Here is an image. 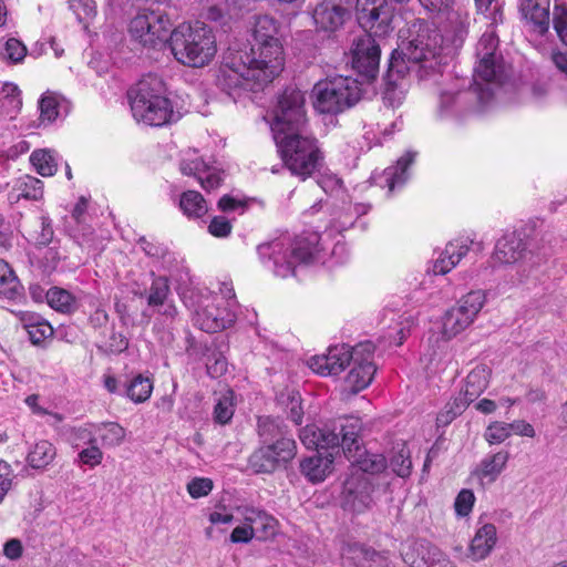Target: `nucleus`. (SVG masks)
I'll list each match as a JSON object with an SVG mask.
<instances>
[{"mask_svg":"<svg viewBox=\"0 0 567 567\" xmlns=\"http://www.w3.org/2000/svg\"><path fill=\"white\" fill-rule=\"evenodd\" d=\"M69 8L75 14L78 21L87 27L96 16V3L94 0H70Z\"/></svg>","mask_w":567,"mask_h":567,"instance_id":"obj_50","label":"nucleus"},{"mask_svg":"<svg viewBox=\"0 0 567 567\" xmlns=\"http://www.w3.org/2000/svg\"><path fill=\"white\" fill-rule=\"evenodd\" d=\"M497 49L498 37L494 30L484 32L476 44L477 64L474 68V79H481L485 84L501 82L505 65Z\"/></svg>","mask_w":567,"mask_h":567,"instance_id":"obj_16","label":"nucleus"},{"mask_svg":"<svg viewBox=\"0 0 567 567\" xmlns=\"http://www.w3.org/2000/svg\"><path fill=\"white\" fill-rule=\"evenodd\" d=\"M1 95H2L1 99H3L4 103H7L8 106L10 107L9 113H17L21 109V106H22V101H21V96H20L21 92L16 84H13V83L3 84Z\"/></svg>","mask_w":567,"mask_h":567,"instance_id":"obj_62","label":"nucleus"},{"mask_svg":"<svg viewBox=\"0 0 567 567\" xmlns=\"http://www.w3.org/2000/svg\"><path fill=\"white\" fill-rule=\"evenodd\" d=\"M274 140L285 166L292 175L305 181L321 166L323 156L315 137L299 132Z\"/></svg>","mask_w":567,"mask_h":567,"instance_id":"obj_6","label":"nucleus"},{"mask_svg":"<svg viewBox=\"0 0 567 567\" xmlns=\"http://www.w3.org/2000/svg\"><path fill=\"white\" fill-rule=\"evenodd\" d=\"M377 369L372 361L352 362V368L347 377L351 390L358 393L364 390L373 380Z\"/></svg>","mask_w":567,"mask_h":567,"instance_id":"obj_35","label":"nucleus"},{"mask_svg":"<svg viewBox=\"0 0 567 567\" xmlns=\"http://www.w3.org/2000/svg\"><path fill=\"white\" fill-rule=\"evenodd\" d=\"M362 96L358 79L333 76L317 82L312 89L313 107L319 113L337 115L355 105Z\"/></svg>","mask_w":567,"mask_h":567,"instance_id":"obj_8","label":"nucleus"},{"mask_svg":"<svg viewBox=\"0 0 567 567\" xmlns=\"http://www.w3.org/2000/svg\"><path fill=\"white\" fill-rule=\"evenodd\" d=\"M317 233H307L291 239L288 236L262 243L257 246V254L265 268L275 276L287 278L295 275L298 266L311 265L319 254Z\"/></svg>","mask_w":567,"mask_h":567,"instance_id":"obj_2","label":"nucleus"},{"mask_svg":"<svg viewBox=\"0 0 567 567\" xmlns=\"http://www.w3.org/2000/svg\"><path fill=\"white\" fill-rule=\"evenodd\" d=\"M553 25L559 40L567 47V7L555 4L553 11Z\"/></svg>","mask_w":567,"mask_h":567,"instance_id":"obj_57","label":"nucleus"},{"mask_svg":"<svg viewBox=\"0 0 567 567\" xmlns=\"http://www.w3.org/2000/svg\"><path fill=\"white\" fill-rule=\"evenodd\" d=\"M95 423H85L81 426H73L68 430V442L72 449L80 450L96 443Z\"/></svg>","mask_w":567,"mask_h":567,"instance_id":"obj_43","label":"nucleus"},{"mask_svg":"<svg viewBox=\"0 0 567 567\" xmlns=\"http://www.w3.org/2000/svg\"><path fill=\"white\" fill-rule=\"evenodd\" d=\"M257 431L260 444L284 447L282 442H296L285 422L279 417L260 416Z\"/></svg>","mask_w":567,"mask_h":567,"instance_id":"obj_27","label":"nucleus"},{"mask_svg":"<svg viewBox=\"0 0 567 567\" xmlns=\"http://www.w3.org/2000/svg\"><path fill=\"white\" fill-rule=\"evenodd\" d=\"M48 305L62 313H72L78 309L75 297L65 289L52 287L45 292Z\"/></svg>","mask_w":567,"mask_h":567,"instance_id":"obj_41","label":"nucleus"},{"mask_svg":"<svg viewBox=\"0 0 567 567\" xmlns=\"http://www.w3.org/2000/svg\"><path fill=\"white\" fill-rule=\"evenodd\" d=\"M511 434L509 423L496 421L487 426L484 437L489 444H501L507 440Z\"/></svg>","mask_w":567,"mask_h":567,"instance_id":"obj_55","label":"nucleus"},{"mask_svg":"<svg viewBox=\"0 0 567 567\" xmlns=\"http://www.w3.org/2000/svg\"><path fill=\"white\" fill-rule=\"evenodd\" d=\"M214 487V483L208 477H194L186 486V489L192 498H200L207 496Z\"/></svg>","mask_w":567,"mask_h":567,"instance_id":"obj_58","label":"nucleus"},{"mask_svg":"<svg viewBox=\"0 0 567 567\" xmlns=\"http://www.w3.org/2000/svg\"><path fill=\"white\" fill-rule=\"evenodd\" d=\"M447 21L450 28L445 31L443 40L450 41L455 48L461 47L468 33V14L460 11H451L447 14Z\"/></svg>","mask_w":567,"mask_h":567,"instance_id":"obj_34","label":"nucleus"},{"mask_svg":"<svg viewBox=\"0 0 567 567\" xmlns=\"http://www.w3.org/2000/svg\"><path fill=\"white\" fill-rule=\"evenodd\" d=\"M277 401L285 408L287 416L296 424L300 425L303 419L300 393L293 389H286L277 395Z\"/></svg>","mask_w":567,"mask_h":567,"instance_id":"obj_42","label":"nucleus"},{"mask_svg":"<svg viewBox=\"0 0 567 567\" xmlns=\"http://www.w3.org/2000/svg\"><path fill=\"white\" fill-rule=\"evenodd\" d=\"M493 95L488 84L474 83L465 89L458 81H453L449 87L440 92L437 115L441 118L460 120L470 112L483 110Z\"/></svg>","mask_w":567,"mask_h":567,"instance_id":"obj_9","label":"nucleus"},{"mask_svg":"<svg viewBox=\"0 0 567 567\" xmlns=\"http://www.w3.org/2000/svg\"><path fill=\"white\" fill-rule=\"evenodd\" d=\"M274 138L306 132L307 116L303 93L296 87H286L278 96L270 123Z\"/></svg>","mask_w":567,"mask_h":567,"instance_id":"obj_10","label":"nucleus"},{"mask_svg":"<svg viewBox=\"0 0 567 567\" xmlns=\"http://www.w3.org/2000/svg\"><path fill=\"white\" fill-rule=\"evenodd\" d=\"M187 343L186 350L188 354L199 359L207 360L217 350L215 343L207 342L206 340L196 341L193 338H187Z\"/></svg>","mask_w":567,"mask_h":567,"instance_id":"obj_59","label":"nucleus"},{"mask_svg":"<svg viewBox=\"0 0 567 567\" xmlns=\"http://www.w3.org/2000/svg\"><path fill=\"white\" fill-rule=\"evenodd\" d=\"M173 23L166 13L148 11L131 20L130 32L144 47L156 48L168 43Z\"/></svg>","mask_w":567,"mask_h":567,"instance_id":"obj_14","label":"nucleus"},{"mask_svg":"<svg viewBox=\"0 0 567 567\" xmlns=\"http://www.w3.org/2000/svg\"><path fill=\"white\" fill-rule=\"evenodd\" d=\"M491 370L485 364H478L467 374L464 390L470 400H476L487 388Z\"/></svg>","mask_w":567,"mask_h":567,"instance_id":"obj_37","label":"nucleus"},{"mask_svg":"<svg viewBox=\"0 0 567 567\" xmlns=\"http://www.w3.org/2000/svg\"><path fill=\"white\" fill-rule=\"evenodd\" d=\"M152 276L153 280L147 292L146 301L147 306L153 309L169 299L171 287L166 277L155 276L154 272H152Z\"/></svg>","mask_w":567,"mask_h":567,"instance_id":"obj_47","label":"nucleus"},{"mask_svg":"<svg viewBox=\"0 0 567 567\" xmlns=\"http://www.w3.org/2000/svg\"><path fill=\"white\" fill-rule=\"evenodd\" d=\"M474 401L475 400L468 399V394H466L465 390L463 389L460 394L453 399L452 402L446 404L445 411L439 414L437 422L442 424H449Z\"/></svg>","mask_w":567,"mask_h":567,"instance_id":"obj_48","label":"nucleus"},{"mask_svg":"<svg viewBox=\"0 0 567 567\" xmlns=\"http://www.w3.org/2000/svg\"><path fill=\"white\" fill-rule=\"evenodd\" d=\"M249 0H226V10L218 6H212L207 10V19L212 21H220L225 14L229 17L237 16L238 11L246 8Z\"/></svg>","mask_w":567,"mask_h":567,"instance_id":"obj_51","label":"nucleus"},{"mask_svg":"<svg viewBox=\"0 0 567 567\" xmlns=\"http://www.w3.org/2000/svg\"><path fill=\"white\" fill-rule=\"evenodd\" d=\"M78 451L79 453L75 462L79 465H85L90 468H94L103 461V452L97 443L82 447Z\"/></svg>","mask_w":567,"mask_h":567,"instance_id":"obj_53","label":"nucleus"},{"mask_svg":"<svg viewBox=\"0 0 567 567\" xmlns=\"http://www.w3.org/2000/svg\"><path fill=\"white\" fill-rule=\"evenodd\" d=\"M406 74H412V72L409 71V65L404 58L392 53L384 75L385 87L383 92L384 101L392 107L399 106L405 97Z\"/></svg>","mask_w":567,"mask_h":567,"instance_id":"obj_21","label":"nucleus"},{"mask_svg":"<svg viewBox=\"0 0 567 567\" xmlns=\"http://www.w3.org/2000/svg\"><path fill=\"white\" fill-rule=\"evenodd\" d=\"M168 47L178 62L192 68L208 64L217 52L213 30L199 21L182 23L173 29Z\"/></svg>","mask_w":567,"mask_h":567,"instance_id":"obj_5","label":"nucleus"},{"mask_svg":"<svg viewBox=\"0 0 567 567\" xmlns=\"http://www.w3.org/2000/svg\"><path fill=\"white\" fill-rule=\"evenodd\" d=\"M153 382L142 374L135 375L126 385V396L135 403L145 402L152 394Z\"/></svg>","mask_w":567,"mask_h":567,"instance_id":"obj_45","label":"nucleus"},{"mask_svg":"<svg viewBox=\"0 0 567 567\" xmlns=\"http://www.w3.org/2000/svg\"><path fill=\"white\" fill-rule=\"evenodd\" d=\"M495 262L502 265H517L519 281L529 277L533 269L540 265V257L527 248L522 233H505L495 244L492 256Z\"/></svg>","mask_w":567,"mask_h":567,"instance_id":"obj_12","label":"nucleus"},{"mask_svg":"<svg viewBox=\"0 0 567 567\" xmlns=\"http://www.w3.org/2000/svg\"><path fill=\"white\" fill-rule=\"evenodd\" d=\"M416 153L408 151L398 158L394 165L386 167L383 172V179L389 190L401 187L409 179V168L415 161Z\"/></svg>","mask_w":567,"mask_h":567,"instance_id":"obj_31","label":"nucleus"},{"mask_svg":"<svg viewBox=\"0 0 567 567\" xmlns=\"http://www.w3.org/2000/svg\"><path fill=\"white\" fill-rule=\"evenodd\" d=\"M236 320L233 301L225 298H207L206 303L195 310L194 321L207 333H215L229 328Z\"/></svg>","mask_w":567,"mask_h":567,"instance_id":"obj_17","label":"nucleus"},{"mask_svg":"<svg viewBox=\"0 0 567 567\" xmlns=\"http://www.w3.org/2000/svg\"><path fill=\"white\" fill-rule=\"evenodd\" d=\"M349 18L350 11L332 0L318 3L312 13L317 30L328 34L340 30Z\"/></svg>","mask_w":567,"mask_h":567,"instance_id":"obj_23","label":"nucleus"},{"mask_svg":"<svg viewBox=\"0 0 567 567\" xmlns=\"http://www.w3.org/2000/svg\"><path fill=\"white\" fill-rule=\"evenodd\" d=\"M179 208L188 218H202L208 212L205 198L196 190L182 193L179 197Z\"/></svg>","mask_w":567,"mask_h":567,"instance_id":"obj_39","label":"nucleus"},{"mask_svg":"<svg viewBox=\"0 0 567 567\" xmlns=\"http://www.w3.org/2000/svg\"><path fill=\"white\" fill-rule=\"evenodd\" d=\"M508 458L509 454L507 451H499L492 455L485 456L481 461L480 467L476 470V475L482 483L495 482L504 471Z\"/></svg>","mask_w":567,"mask_h":567,"instance_id":"obj_33","label":"nucleus"},{"mask_svg":"<svg viewBox=\"0 0 567 567\" xmlns=\"http://www.w3.org/2000/svg\"><path fill=\"white\" fill-rule=\"evenodd\" d=\"M349 416L340 417L331 424H326L323 427L316 425L305 426L299 434V439L307 449H313L317 452L337 450L342 447V433L340 426Z\"/></svg>","mask_w":567,"mask_h":567,"instance_id":"obj_20","label":"nucleus"},{"mask_svg":"<svg viewBox=\"0 0 567 567\" xmlns=\"http://www.w3.org/2000/svg\"><path fill=\"white\" fill-rule=\"evenodd\" d=\"M43 196V182L37 177L27 176L21 186L19 197L31 200H39Z\"/></svg>","mask_w":567,"mask_h":567,"instance_id":"obj_54","label":"nucleus"},{"mask_svg":"<svg viewBox=\"0 0 567 567\" xmlns=\"http://www.w3.org/2000/svg\"><path fill=\"white\" fill-rule=\"evenodd\" d=\"M58 106L59 103L55 97L43 96L39 102L41 121H48L49 123L53 122L59 115Z\"/></svg>","mask_w":567,"mask_h":567,"instance_id":"obj_64","label":"nucleus"},{"mask_svg":"<svg viewBox=\"0 0 567 567\" xmlns=\"http://www.w3.org/2000/svg\"><path fill=\"white\" fill-rule=\"evenodd\" d=\"M550 0H520L519 11L534 31L544 34L549 28Z\"/></svg>","mask_w":567,"mask_h":567,"instance_id":"obj_28","label":"nucleus"},{"mask_svg":"<svg viewBox=\"0 0 567 567\" xmlns=\"http://www.w3.org/2000/svg\"><path fill=\"white\" fill-rule=\"evenodd\" d=\"M362 431V421L355 416H349L343 425L340 426L342 433V451L346 457L355 465L360 474H378L383 472L388 462L384 455L370 453L361 444L360 433ZM354 474H359L355 472Z\"/></svg>","mask_w":567,"mask_h":567,"instance_id":"obj_11","label":"nucleus"},{"mask_svg":"<svg viewBox=\"0 0 567 567\" xmlns=\"http://www.w3.org/2000/svg\"><path fill=\"white\" fill-rule=\"evenodd\" d=\"M284 447L261 444L249 456L248 465L254 473L270 474L280 465L289 463L297 453L296 442H282Z\"/></svg>","mask_w":567,"mask_h":567,"instance_id":"obj_19","label":"nucleus"},{"mask_svg":"<svg viewBox=\"0 0 567 567\" xmlns=\"http://www.w3.org/2000/svg\"><path fill=\"white\" fill-rule=\"evenodd\" d=\"M96 443L104 447L118 446L125 437V430L116 422L95 423Z\"/></svg>","mask_w":567,"mask_h":567,"instance_id":"obj_40","label":"nucleus"},{"mask_svg":"<svg viewBox=\"0 0 567 567\" xmlns=\"http://www.w3.org/2000/svg\"><path fill=\"white\" fill-rule=\"evenodd\" d=\"M245 522L250 524L254 536L257 535L259 539H267L276 535L277 519L262 509L247 508Z\"/></svg>","mask_w":567,"mask_h":567,"instance_id":"obj_32","label":"nucleus"},{"mask_svg":"<svg viewBox=\"0 0 567 567\" xmlns=\"http://www.w3.org/2000/svg\"><path fill=\"white\" fill-rule=\"evenodd\" d=\"M206 370L207 374L214 379L219 378L227 372V359L219 350L213 352V354L206 360Z\"/></svg>","mask_w":567,"mask_h":567,"instance_id":"obj_60","label":"nucleus"},{"mask_svg":"<svg viewBox=\"0 0 567 567\" xmlns=\"http://www.w3.org/2000/svg\"><path fill=\"white\" fill-rule=\"evenodd\" d=\"M390 467L400 477H408L411 474L412 461L410 452L405 446H402L390 458Z\"/></svg>","mask_w":567,"mask_h":567,"instance_id":"obj_52","label":"nucleus"},{"mask_svg":"<svg viewBox=\"0 0 567 567\" xmlns=\"http://www.w3.org/2000/svg\"><path fill=\"white\" fill-rule=\"evenodd\" d=\"M248 60L243 51H229L224 56L217 85L234 100L240 96L241 91H258L271 82L264 81L258 74L261 66Z\"/></svg>","mask_w":567,"mask_h":567,"instance_id":"obj_7","label":"nucleus"},{"mask_svg":"<svg viewBox=\"0 0 567 567\" xmlns=\"http://www.w3.org/2000/svg\"><path fill=\"white\" fill-rule=\"evenodd\" d=\"M443 35L426 21H417L410 29V39L396 56L404 58L409 71L420 82L437 83L443 76V58L441 55Z\"/></svg>","mask_w":567,"mask_h":567,"instance_id":"obj_1","label":"nucleus"},{"mask_svg":"<svg viewBox=\"0 0 567 567\" xmlns=\"http://www.w3.org/2000/svg\"><path fill=\"white\" fill-rule=\"evenodd\" d=\"M30 162L41 176H53L56 173V154L52 151L35 150L30 155Z\"/></svg>","mask_w":567,"mask_h":567,"instance_id":"obj_44","label":"nucleus"},{"mask_svg":"<svg viewBox=\"0 0 567 567\" xmlns=\"http://www.w3.org/2000/svg\"><path fill=\"white\" fill-rule=\"evenodd\" d=\"M28 54V49L24 43L16 38H9L3 45L1 52L3 61L7 64H19L22 63Z\"/></svg>","mask_w":567,"mask_h":567,"instance_id":"obj_49","label":"nucleus"},{"mask_svg":"<svg viewBox=\"0 0 567 567\" xmlns=\"http://www.w3.org/2000/svg\"><path fill=\"white\" fill-rule=\"evenodd\" d=\"M369 33L361 34L353 40L351 48L352 69L361 78V82L370 83L377 79L380 65V45L374 37H379L370 28H363ZM383 34L382 37H385Z\"/></svg>","mask_w":567,"mask_h":567,"instance_id":"obj_15","label":"nucleus"},{"mask_svg":"<svg viewBox=\"0 0 567 567\" xmlns=\"http://www.w3.org/2000/svg\"><path fill=\"white\" fill-rule=\"evenodd\" d=\"M181 172L187 176H194L206 192L218 188L224 182V172L206 164L202 158L183 159Z\"/></svg>","mask_w":567,"mask_h":567,"instance_id":"obj_25","label":"nucleus"},{"mask_svg":"<svg viewBox=\"0 0 567 567\" xmlns=\"http://www.w3.org/2000/svg\"><path fill=\"white\" fill-rule=\"evenodd\" d=\"M370 553L371 548L359 543H344L341 547L343 564L353 567H365Z\"/></svg>","mask_w":567,"mask_h":567,"instance_id":"obj_46","label":"nucleus"},{"mask_svg":"<svg viewBox=\"0 0 567 567\" xmlns=\"http://www.w3.org/2000/svg\"><path fill=\"white\" fill-rule=\"evenodd\" d=\"M375 480L365 474H351L343 483L341 506L344 511L363 513L374 503Z\"/></svg>","mask_w":567,"mask_h":567,"instance_id":"obj_18","label":"nucleus"},{"mask_svg":"<svg viewBox=\"0 0 567 567\" xmlns=\"http://www.w3.org/2000/svg\"><path fill=\"white\" fill-rule=\"evenodd\" d=\"M23 296V286L10 265L0 259V297L18 300Z\"/></svg>","mask_w":567,"mask_h":567,"instance_id":"obj_36","label":"nucleus"},{"mask_svg":"<svg viewBox=\"0 0 567 567\" xmlns=\"http://www.w3.org/2000/svg\"><path fill=\"white\" fill-rule=\"evenodd\" d=\"M402 556L410 567H455L441 549L430 543L416 544Z\"/></svg>","mask_w":567,"mask_h":567,"instance_id":"obj_24","label":"nucleus"},{"mask_svg":"<svg viewBox=\"0 0 567 567\" xmlns=\"http://www.w3.org/2000/svg\"><path fill=\"white\" fill-rule=\"evenodd\" d=\"M333 453H321L305 458L300 464L301 473L312 483L324 481L332 470Z\"/></svg>","mask_w":567,"mask_h":567,"instance_id":"obj_30","label":"nucleus"},{"mask_svg":"<svg viewBox=\"0 0 567 567\" xmlns=\"http://www.w3.org/2000/svg\"><path fill=\"white\" fill-rule=\"evenodd\" d=\"M486 297L483 290H473L463 296L442 317V334L451 339L470 327L482 310Z\"/></svg>","mask_w":567,"mask_h":567,"instance_id":"obj_13","label":"nucleus"},{"mask_svg":"<svg viewBox=\"0 0 567 567\" xmlns=\"http://www.w3.org/2000/svg\"><path fill=\"white\" fill-rule=\"evenodd\" d=\"M55 456V446L47 440H41L29 451L27 462L32 468L43 470L53 462Z\"/></svg>","mask_w":567,"mask_h":567,"instance_id":"obj_38","label":"nucleus"},{"mask_svg":"<svg viewBox=\"0 0 567 567\" xmlns=\"http://www.w3.org/2000/svg\"><path fill=\"white\" fill-rule=\"evenodd\" d=\"M472 244L468 238H457L447 243L433 264V274L445 275L451 271L467 255Z\"/></svg>","mask_w":567,"mask_h":567,"instance_id":"obj_26","label":"nucleus"},{"mask_svg":"<svg viewBox=\"0 0 567 567\" xmlns=\"http://www.w3.org/2000/svg\"><path fill=\"white\" fill-rule=\"evenodd\" d=\"M137 245L144 251V254L154 259H163L168 254V248L156 240H150L142 236L137 240Z\"/></svg>","mask_w":567,"mask_h":567,"instance_id":"obj_61","label":"nucleus"},{"mask_svg":"<svg viewBox=\"0 0 567 567\" xmlns=\"http://www.w3.org/2000/svg\"><path fill=\"white\" fill-rule=\"evenodd\" d=\"M475 503V495L472 489L464 488L462 489L454 503L455 512L458 516L465 517L467 516L474 506Z\"/></svg>","mask_w":567,"mask_h":567,"instance_id":"obj_63","label":"nucleus"},{"mask_svg":"<svg viewBox=\"0 0 567 567\" xmlns=\"http://www.w3.org/2000/svg\"><path fill=\"white\" fill-rule=\"evenodd\" d=\"M27 331L30 338V341L33 344L42 343L47 338L53 334V328L51 324L44 320L37 322H28Z\"/></svg>","mask_w":567,"mask_h":567,"instance_id":"obj_56","label":"nucleus"},{"mask_svg":"<svg viewBox=\"0 0 567 567\" xmlns=\"http://www.w3.org/2000/svg\"><path fill=\"white\" fill-rule=\"evenodd\" d=\"M279 22L270 16H257L251 29L250 50L243 51L250 62L258 63L264 81H272L284 70V48L279 38Z\"/></svg>","mask_w":567,"mask_h":567,"instance_id":"obj_4","label":"nucleus"},{"mask_svg":"<svg viewBox=\"0 0 567 567\" xmlns=\"http://www.w3.org/2000/svg\"><path fill=\"white\" fill-rule=\"evenodd\" d=\"M132 114L137 122L151 126H163L176 122L171 100L166 96L163 80L155 74L143 76L127 92Z\"/></svg>","mask_w":567,"mask_h":567,"instance_id":"obj_3","label":"nucleus"},{"mask_svg":"<svg viewBox=\"0 0 567 567\" xmlns=\"http://www.w3.org/2000/svg\"><path fill=\"white\" fill-rule=\"evenodd\" d=\"M497 543V532L494 524L486 523L477 528L468 547V557L480 561L489 556Z\"/></svg>","mask_w":567,"mask_h":567,"instance_id":"obj_29","label":"nucleus"},{"mask_svg":"<svg viewBox=\"0 0 567 567\" xmlns=\"http://www.w3.org/2000/svg\"><path fill=\"white\" fill-rule=\"evenodd\" d=\"M352 362L349 344L333 346L323 355H315L309 360V368L320 375H337Z\"/></svg>","mask_w":567,"mask_h":567,"instance_id":"obj_22","label":"nucleus"}]
</instances>
